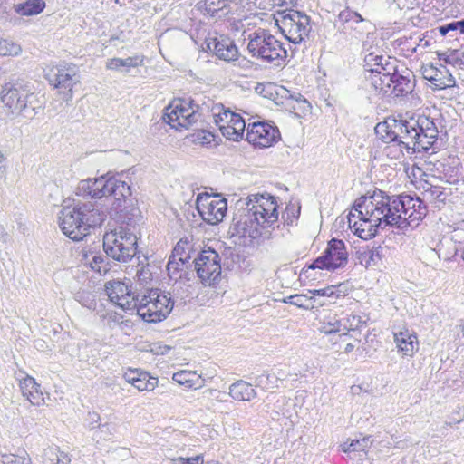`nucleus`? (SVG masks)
I'll return each instance as SVG.
<instances>
[{
  "mask_svg": "<svg viewBox=\"0 0 464 464\" xmlns=\"http://www.w3.org/2000/svg\"><path fill=\"white\" fill-rule=\"evenodd\" d=\"M348 224L360 238L373 237L379 227L387 226L404 228L417 226L427 214L423 200L410 195L390 196L379 190L371 197L360 198Z\"/></svg>",
  "mask_w": 464,
  "mask_h": 464,
  "instance_id": "f257e3e1",
  "label": "nucleus"
},
{
  "mask_svg": "<svg viewBox=\"0 0 464 464\" xmlns=\"http://www.w3.org/2000/svg\"><path fill=\"white\" fill-rule=\"evenodd\" d=\"M233 218L230 230L233 236L251 240L269 238L270 232L278 221L276 198L268 194H251Z\"/></svg>",
  "mask_w": 464,
  "mask_h": 464,
  "instance_id": "f03ea898",
  "label": "nucleus"
},
{
  "mask_svg": "<svg viewBox=\"0 0 464 464\" xmlns=\"http://www.w3.org/2000/svg\"><path fill=\"white\" fill-rule=\"evenodd\" d=\"M103 221V214L92 201L67 198L63 201L58 214L62 232L74 241L83 239L92 227Z\"/></svg>",
  "mask_w": 464,
  "mask_h": 464,
  "instance_id": "7ed1b4c3",
  "label": "nucleus"
},
{
  "mask_svg": "<svg viewBox=\"0 0 464 464\" xmlns=\"http://www.w3.org/2000/svg\"><path fill=\"white\" fill-rule=\"evenodd\" d=\"M0 100L6 115L13 119H33L39 112L37 94L31 83L23 79L11 80L1 86Z\"/></svg>",
  "mask_w": 464,
  "mask_h": 464,
  "instance_id": "20e7f679",
  "label": "nucleus"
},
{
  "mask_svg": "<svg viewBox=\"0 0 464 464\" xmlns=\"http://www.w3.org/2000/svg\"><path fill=\"white\" fill-rule=\"evenodd\" d=\"M75 194L91 198L111 197V199H113L111 211L119 213L122 210L126 198L131 195V188L126 181L121 179V176L107 174L81 180L75 188Z\"/></svg>",
  "mask_w": 464,
  "mask_h": 464,
  "instance_id": "39448f33",
  "label": "nucleus"
},
{
  "mask_svg": "<svg viewBox=\"0 0 464 464\" xmlns=\"http://www.w3.org/2000/svg\"><path fill=\"white\" fill-rule=\"evenodd\" d=\"M213 101H202L200 96L193 99L174 100L165 108L163 119L173 129H188L198 121L209 120Z\"/></svg>",
  "mask_w": 464,
  "mask_h": 464,
  "instance_id": "423d86ee",
  "label": "nucleus"
},
{
  "mask_svg": "<svg viewBox=\"0 0 464 464\" xmlns=\"http://www.w3.org/2000/svg\"><path fill=\"white\" fill-rule=\"evenodd\" d=\"M246 39L248 41L246 49L251 57L276 67L285 64L287 51L270 31L257 28L250 32Z\"/></svg>",
  "mask_w": 464,
  "mask_h": 464,
  "instance_id": "0eeeda50",
  "label": "nucleus"
},
{
  "mask_svg": "<svg viewBox=\"0 0 464 464\" xmlns=\"http://www.w3.org/2000/svg\"><path fill=\"white\" fill-rule=\"evenodd\" d=\"M138 228L135 225L121 224L103 236V249L113 260L127 263L137 254Z\"/></svg>",
  "mask_w": 464,
  "mask_h": 464,
  "instance_id": "6e6552de",
  "label": "nucleus"
},
{
  "mask_svg": "<svg viewBox=\"0 0 464 464\" xmlns=\"http://www.w3.org/2000/svg\"><path fill=\"white\" fill-rule=\"evenodd\" d=\"M393 63H397L395 59L377 55L373 53H368L364 57V71L367 88L375 95H386L391 92L392 78L391 72L393 69Z\"/></svg>",
  "mask_w": 464,
  "mask_h": 464,
  "instance_id": "1a4fd4ad",
  "label": "nucleus"
},
{
  "mask_svg": "<svg viewBox=\"0 0 464 464\" xmlns=\"http://www.w3.org/2000/svg\"><path fill=\"white\" fill-rule=\"evenodd\" d=\"M173 305L169 293L150 289L140 295L134 312L148 323H158L167 318Z\"/></svg>",
  "mask_w": 464,
  "mask_h": 464,
  "instance_id": "9d476101",
  "label": "nucleus"
},
{
  "mask_svg": "<svg viewBox=\"0 0 464 464\" xmlns=\"http://www.w3.org/2000/svg\"><path fill=\"white\" fill-rule=\"evenodd\" d=\"M276 23L285 37L295 44L304 41L312 29L310 17L296 10L284 11Z\"/></svg>",
  "mask_w": 464,
  "mask_h": 464,
  "instance_id": "9b49d317",
  "label": "nucleus"
},
{
  "mask_svg": "<svg viewBox=\"0 0 464 464\" xmlns=\"http://www.w3.org/2000/svg\"><path fill=\"white\" fill-rule=\"evenodd\" d=\"M46 79L65 102L72 99L73 88L81 82L78 67L74 64L60 65L51 69Z\"/></svg>",
  "mask_w": 464,
  "mask_h": 464,
  "instance_id": "f8f14e48",
  "label": "nucleus"
},
{
  "mask_svg": "<svg viewBox=\"0 0 464 464\" xmlns=\"http://www.w3.org/2000/svg\"><path fill=\"white\" fill-rule=\"evenodd\" d=\"M196 205L202 219L210 225L221 222L227 210V199L219 195L199 193Z\"/></svg>",
  "mask_w": 464,
  "mask_h": 464,
  "instance_id": "ddd939ff",
  "label": "nucleus"
},
{
  "mask_svg": "<svg viewBox=\"0 0 464 464\" xmlns=\"http://www.w3.org/2000/svg\"><path fill=\"white\" fill-rule=\"evenodd\" d=\"M348 262V252L343 240L333 238L328 242L324 254L310 266L311 269L336 270L344 267Z\"/></svg>",
  "mask_w": 464,
  "mask_h": 464,
  "instance_id": "4468645a",
  "label": "nucleus"
},
{
  "mask_svg": "<svg viewBox=\"0 0 464 464\" xmlns=\"http://www.w3.org/2000/svg\"><path fill=\"white\" fill-rule=\"evenodd\" d=\"M198 276L204 284L210 285L221 275V259L217 251L203 249L194 260Z\"/></svg>",
  "mask_w": 464,
  "mask_h": 464,
  "instance_id": "2eb2a0df",
  "label": "nucleus"
},
{
  "mask_svg": "<svg viewBox=\"0 0 464 464\" xmlns=\"http://www.w3.org/2000/svg\"><path fill=\"white\" fill-rule=\"evenodd\" d=\"M279 139V130L269 122L256 121L247 126L246 140L255 147L269 148Z\"/></svg>",
  "mask_w": 464,
  "mask_h": 464,
  "instance_id": "dca6fc26",
  "label": "nucleus"
},
{
  "mask_svg": "<svg viewBox=\"0 0 464 464\" xmlns=\"http://www.w3.org/2000/svg\"><path fill=\"white\" fill-rule=\"evenodd\" d=\"M105 290L111 300L124 311L133 313L140 295L132 291V286L121 281L108 282Z\"/></svg>",
  "mask_w": 464,
  "mask_h": 464,
  "instance_id": "f3484780",
  "label": "nucleus"
},
{
  "mask_svg": "<svg viewBox=\"0 0 464 464\" xmlns=\"http://www.w3.org/2000/svg\"><path fill=\"white\" fill-rule=\"evenodd\" d=\"M392 80L391 93L396 97H402L411 93L415 88V75L413 72L402 65L399 67L393 63V69L391 72Z\"/></svg>",
  "mask_w": 464,
  "mask_h": 464,
  "instance_id": "a211bd4d",
  "label": "nucleus"
},
{
  "mask_svg": "<svg viewBox=\"0 0 464 464\" xmlns=\"http://www.w3.org/2000/svg\"><path fill=\"white\" fill-rule=\"evenodd\" d=\"M421 73L423 78L429 81L433 85V88L437 90L453 87L456 83L451 72L442 64L440 67L431 64L424 65L421 68Z\"/></svg>",
  "mask_w": 464,
  "mask_h": 464,
  "instance_id": "6ab92c4d",
  "label": "nucleus"
},
{
  "mask_svg": "<svg viewBox=\"0 0 464 464\" xmlns=\"http://www.w3.org/2000/svg\"><path fill=\"white\" fill-rule=\"evenodd\" d=\"M207 48L226 62L234 61L238 56V50L234 42L224 35L215 36L207 40Z\"/></svg>",
  "mask_w": 464,
  "mask_h": 464,
  "instance_id": "aec40b11",
  "label": "nucleus"
},
{
  "mask_svg": "<svg viewBox=\"0 0 464 464\" xmlns=\"http://www.w3.org/2000/svg\"><path fill=\"white\" fill-rule=\"evenodd\" d=\"M417 120L411 118L410 120L394 121V127L397 129L398 140L406 146L413 153L414 141L418 140L419 125Z\"/></svg>",
  "mask_w": 464,
  "mask_h": 464,
  "instance_id": "412c9836",
  "label": "nucleus"
},
{
  "mask_svg": "<svg viewBox=\"0 0 464 464\" xmlns=\"http://www.w3.org/2000/svg\"><path fill=\"white\" fill-rule=\"evenodd\" d=\"M20 389L24 397L31 403L32 406H41L45 403V399L40 390V385L35 380L25 374L18 378Z\"/></svg>",
  "mask_w": 464,
  "mask_h": 464,
  "instance_id": "4be33fe9",
  "label": "nucleus"
},
{
  "mask_svg": "<svg viewBox=\"0 0 464 464\" xmlns=\"http://www.w3.org/2000/svg\"><path fill=\"white\" fill-rule=\"evenodd\" d=\"M459 159L448 158L443 160H438L434 166L438 172V177L450 184H454L460 176Z\"/></svg>",
  "mask_w": 464,
  "mask_h": 464,
  "instance_id": "5701e85b",
  "label": "nucleus"
},
{
  "mask_svg": "<svg viewBox=\"0 0 464 464\" xmlns=\"http://www.w3.org/2000/svg\"><path fill=\"white\" fill-rule=\"evenodd\" d=\"M212 119L215 123L223 122V124H229L233 127L236 124L245 125V120L241 115L231 111L229 109H226L221 103L212 102L211 111L209 114V120Z\"/></svg>",
  "mask_w": 464,
  "mask_h": 464,
  "instance_id": "b1692460",
  "label": "nucleus"
},
{
  "mask_svg": "<svg viewBox=\"0 0 464 464\" xmlns=\"http://www.w3.org/2000/svg\"><path fill=\"white\" fill-rule=\"evenodd\" d=\"M398 350L406 356H411L418 349L417 336L408 329L393 333Z\"/></svg>",
  "mask_w": 464,
  "mask_h": 464,
  "instance_id": "393cba45",
  "label": "nucleus"
},
{
  "mask_svg": "<svg viewBox=\"0 0 464 464\" xmlns=\"http://www.w3.org/2000/svg\"><path fill=\"white\" fill-rule=\"evenodd\" d=\"M422 196L425 200L434 205L436 208H440L444 204L450 192L446 188L425 181L422 185Z\"/></svg>",
  "mask_w": 464,
  "mask_h": 464,
  "instance_id": "a878e982",
  "label": "nucleus"
},
{
  "mask_svg": "<svg viewBox=\"0 0 464 464\" xmlns=\"http://www.w3.org/2000/svg\"><path fill=\"white\" fill-rule=\"evenodd\" d=\"M173 381L188 389H198L204 385V379L193 371H179L173 374Z\"/></svg>",
  "mask_w": 464,
  "mask_h": 464,
  "instance_id": "bb28decb",
  "label": "nucleus"
},
{
  "mask_svg": "<svg viewBox=\"0 0 464 464\" xmlns=\"http://www.w3.org/2000/svg\"><path fill=\"white\" fill-rule=\"evenodd\" d=\"M229 395L237 401H251L256 394L251 384L237 381L230 386Z\"/></svg>",
  "mask_w": 464,
  "mask_h": 464,
  "instance_id": "cd10ccee",
  "label": "nucleus"
},
{
  "mask_svg": "<svg viewBox=\"0 0 464 464\" xmlns=\"http://www.w3.org/2000/svg\"><path fill=\"white\" fill-rule=\"evenodd\" d=\"M413 146V153H427L429 155H432L436 153V151L440 149V144L438 141L437 137L433 136H423L419 133L418 140L414 141Z\"/></svg>",
  "mask_w": 464,
  "mask_h": 464,
  "instance_id": "c85d7f7f",
  "label": "nucleus"
},
{
  "mask_svg": "<svg viewBox=\"0 0 464 464\" xmlns=\"http://www.w3.org/2000/svg\"><path fill=\"white\" fill-rule=\"evenodd\" d=\"M413 146V153H427L429 155H432L436 153V151L440 149V144L438 141L437 137L433 136H423L419 133L418 140L414 141Z\"/></svg>",
  "mask_w": 464,
  "mask_h": 464,
  "instance_id": "c756f323",
  "label": "nucleus"
},
{
  "mask_svg": "<svg viewBox=\"0 0 464 464\" xmlns=\"http://www.w3.org/2000/svg\"><path fill=\"white\" fill-rule=\"evenodd\" d=\"M142 63L143 57L139 55L125 59L112 58L107 61L106 68L109 70H121L128 72L131 68L140 66Z\"/></svg>",
  "mask_w": 464,
  "mask_h": 464,
  "instance_id": "7c9ffc66",
  "label": "nucleus"
},
{
  "mask_svg": "<svg viewBox=\"0 0 464 464\" xmlns=\"http://www.w3.org/2000/svg\"><path fill=\"white\" fill-rule=\"evenodd\" d=\"M318 330L324 334H332L343 330V325L336 314L328 313L320 320Z\"/></svg>",
  "mask_w": 464,
  "mask_h": 464,
  "instance_id": "2f4dec72",
  "label": "nucleus"
},
{
  "mask_svg": "<svg viewBox=\"0 0 464 464\" xmlns=\"http://www.w3.org/2000/svg\"><path fill=\"white\" fill-rule=\"evenodd\" d=\"M45 3L44 0H27L14 6L15 12L24 16L36 15L44 11Z\"/></svg>",
  "mask_w": 464,
  "mask_h": 464,
  "instance_id": "473e14b6",
  "label": "nucleus"
},
{
  "mask_svg": "<svg viewBox=\"0 0 464 464\" xmlns=\"http://www.w3.org/2000/svg\"><path fill=\"white\" fill-rule=\"evenodd\" d=\"M44 464H70L71 458L57 447H49L42 456Z\"/></svg>",
  "mask_w": 464,
  "mask_h": 464,
  "instance_id": "72a5a7b5",
  "label": "nucleus"
},
{
  "mask_svg": "<svg viewBox=\"0 0 464 464\" xmlns=\"http://www.w3.org/2000/svg\"><path fill=\"white\" fill-rule=\"evenodd\" d=\"M372 440L371 437H364L362 440H353L351 442H344L341 445L342 451L352 454V453H363L367 454V450L371 448Z\"/></svg>",
  "mask_w": 464,
  "mask_h": 464,
  "instance_id": "f704fd0d",
  "label": "nucleus"
},
{
  "mask_svg": "<svg viewBox=\"0 0 464 464\" xmlns=\"http://www.w3.org/2000/svg\"><path fill=\"white\" fill-rule=\"evenodd\" d=\"M192 244L188 238H181L175 246L170 257L179 261L188 262L191 259Z\"/></svg>",
  "mask_w": 464,
  "mask_h": 464,
  "instance_id": "c9c22d12",
  "label": "nucleus"
},
{
  "mask_svg": "<svg viewBox=\"0 0 464 464\" xmlns=\"http://www.w3.org/2000/svg\"><path fill=\"white\" fill-rule=\"evenodd\" d=\"M222 135L232 141H239L243 139L244 132H245V125H240V123L236 124L235 127L229 124H223V122L216 123Z\"/></svg>",
  "mask_w": 464,
  "mask_h": 464,
  "instance_id": "e433bc0d",
  "label": "nucleus"
},
{
  "mask_svg": "<svg viewBox=\"0 0 464 464\" xmlns=\"http://www.w3.org/2000/svg\"><path fill=\"white\" fill-rule=\"evenodd\" d=\"M438 57L440 61L445 63L464 68V53L458 49H449L443 53H439Z\"/></svg>",
  "mask_w": 464,
  "mask_h": 464,
  "instance_id": "4c0bfd02",
  "label": "nucleus"
},
{
  "mask_svg": "<svg viewBox=\"0 0 464 464\" xmlns=\"http://www.w3.org/2000/svg\"><path fill=\"white\" fill-rule=\"evenodd\" d=\"M375 132L385 143L394 141L398 139L397 129L394 124L391 126L387 121L379 122L375 126Z\"/></svg>",
  "mask_w": 464,
  "mask_h": 464,
  "instance_id": "58836bf2",
  "label": "nucleus"
},
{
  "mask_svg": "<svg viewBox=\"0 0 464 464\" xmlns=\"http://www.w3.org/2000/svg\"><path fill=\"white\" fill-rule=\"evenodd\" d=\"M404 151L410 153L411 150L401 143L398 140L387 143L383 149V154L392 160H400L403 157Z\"/></svg>",
  "mask_w": 464,
  "mask_h": 464,
  "instance_id": "ea45409f",
  "label": "nucleus"
},
{
  "mask_svg": "<svg viewBox=\"0 0 464 464\" xmlns=\"http://www.w3.org/2000/svg\"><path fill=\"white\" fill-rule=\"evenodd\" d=\"M140 378L137 379L135 387L138 391H151L158 384V378L150 376L148 372L141 371Z\"/></svg>",
  "mask_w": 464,
  "mask_h": 464,
  "instance_id": "a19ab883",
  "label": "nucleus"
},
{
  "mask_svg": "<svg viewBox=\"0 0 464 464\" xmlns=\"http://www.w3.org/2000/svg\"><path fill=\"white\" fill-rule=\"evenodd\" d=\"M238 0H206V10L211 15H214L224 9H230L231 4H237Z\"/></svg>",
  "mask_w": 464,
  "mask_h": 464,
  "instance_id": "79ce46f5",
  "label": "nucleus"
},
{
  "mask_svg": "<svg viewBox=\"0 0 464 464\" xmlns=\"http://www.w3.org/2000/svg\"><path fill=\"white\" fill-rule=\"evenodd\" d=\"M22 52L20 44L7 39L0 37V55L2 56H16Z\"/></svg>",
  "mask_w": 464,
  "mask_h": 464,
  "instance_id": "37998d69",
  "label": "nucleus"
},
{
  "mask_svg": "<svg viewBox=\"0 0 464 464\" xmlns=\"http://www.w3.org/2000/svg\"><path fill=\"white\" fill-rule=\"evenodd\" d=\"M419 125V133L423 136H433L438 138V130L433 121L425 116H420L417 119Z\"/></svg>",
  "mask_w": 464,
  "mask_h": 464,
  "instance_id": "c03bdc74",
  "label": "nucleus"
},
{
  "mask_svg": "<svg viewBox=\"0 0 464 464\" xmlns=\"http://www.w3.org/2000/svg\"><path fill=\"white\" fill-rule=\"evenodd\" d=\"M381 260L380 247L368 249L361 253L360 262L368 267L372 265H376Z\"/></svg>",
  "mask_w": 464,
  "mask_h": 464,
  "instance_id": "a18cd8bd",
  "label": "nucleus"
},
{
  "mask_svg": "<svg viewBox=\"0 0 464 464\" xmlns=\"http://www.w3.org/2000/svg\"><path fill=\"white\" fill-rule=\"evenodd\" d=\"M187 262L186 261H179L177 259H173V257H169L167 271L169 276L173 280H178L181 277V272L183 271V267Z\"/></svg>",
  "mask_w": 464,
  "mask_h": 464,
  "instance_id": "49530a36",
  "label": "nucleus"
},
{
  "mask_svg": "<svg viewBox=\"0 0 464 464\" xmlns=\"http://www.w3.org/2000/svg\"><path fill=\"white\" fill-rule=\"evenodd\" d=\"M313 296H308L307 295H290L285 300V303L294 304L297 307L304 309H311L313 308Z\"/></svg>",
  "mask_w": 464,
  "mask_h": 464,
  "instance_id": "de8ad7c7",
  "label": "nucleus"
},
{
  "mask_svg": "<svg viewBox=\"0 0 464 464\" xmlns=\"http://www.w3.org/2000/svg\"><path fill=\"white\" fill-rule=\"evenodd\" d=\"M74 298L77 302H79L83 307H86L90 310H94L96 307V300L92 294L86 291H78L74 295Z\"/></svg>",
  "mask_w": 464,
  "mask_h": 464,
  "instance_id": "09e8293b",
  "label": "nucleus"
},
{
  "mask_svg": "<svg viewBox=\"0 0 464 464\" xmlns=\"http://www.w3.org/2000/svg\"><path fill=\"white\" fill-rule=\"evenodd\" d=\"M30 459L26 453L23 455L0 454V464H30Z\"/></svg>",
  "mask_w": 464,
  "mask_h": 464,
  "instance_id": "8fccbe9b",
  "label": "nucleus"
},
{
  "mask_svg": "<svg viewBox=\"0 0 464 464\" xmlns=\"http://www.w3.org/2000/svg\"><path fill=\"white\" fill-rule=\"evenodd\" d=\"M339 21L343 24H358L362 21H363V18L361 16L360 14L353 12L350 9H344L340 12L338 15Z\"/></svg>",
  "mask_w": 464,
  "mask_h": 464,
  "instance_id": "3c124183",
  "label": "nucleus"
},
{
  "mask_svg": "<svg viewBox=\"0 0 464 464\" xmlns=\"http://www.w3.org/2000/svg\"><path fill=\"white\" fill-rule=\"evenodd\" d=\"M91 268L100 274L102 272L105 273L107 271L106 264L102 256L95 255L91 262Z\"/></svg>",
  "mask_w": 464,
  "mask_h": 464,
  "instance_id": "603ef678",
  "label": "nucleus"
},
{
  "mask_svg": "<svg viewBox=\"0 0 464 464\" xmlns=\"http://www.w3.org/2000/svg\"><path fill=\"white\" fill-rule=\"evenodd\" d=\"M173 464H204L203 455H197L191 458L179 457L172 459Z\"/></svg>",
  "mask_w": 464,
  "mask_h": 464,
  "instance_id": "864d4df0",
  "label": "nucleus"
},
{
  "mask_svg": "<svg viewBox=\"0 0 464 464\" xmlns=\"http://www.w3.org/2000/svg\"><path fill=\"white\" fill-rule=\"evenodd\" d=\"M194 140L201 145L210 144L214 140V135L210 132L201 130L195 135Z\"/></svg>",
  "mask_w": 464,
  "mask_h": 464,
  "instance_id": "5fc2aeb1",
  "label": "nucleus"
},
{
  "mask_svg": "<svg viewBox=\"0 0 464 464\" xmlns=\"http://www.w3.org/2000/svg\"><path fill=\"white\" fill-rule=\"evenodd\" d=\"M361 324V317L355 314H352L347 318V324H343V330L353 331L357 329Z\"/></svg>",
  "mask_w": 464,
  "mask_h": 464,
  "instance_id": "6e6d98bb",
  "label": "nucleus"
},
{
  "mask_svg": "<svg viewBox=\"0 0 464 464\" xmlns=\"http://www.w3.org/2000/svg\"><path fill=\"white\" fill-rule=\"evenodd\" d=\"M333 293L332 298L344 297L348 295V287L346 284H340L338 285H331Z\"/></svg>",
  "mask_w": 464,
  "mask_h": 464,
  "instance_id": "4d7b16f0",
  "label": "nucleus"
},
{
  "mask_svg": "<svg viewBox=\"0 0 464 464\" xmlns=\"http://www.w3.org/2000/svg\"><path fill=\"white\" fill-rule=\"evenodd\" d=\"M140 372L141 371L138 369H130L124 373L123 377L128 383H130L132 386H134L136 382L138 381L137 379L140 378L139 375Z\"/></svg>",
  "mask_w": 464,
  "mask_h": 464,
  "instance_id": "13d9d810",
  "label": "nucleus"
},
{
  "mask_svg": "<svg viewBox=\"0 0 464 464\" xmlns=\"http://www.w3.org/2000/svg\"><path fill=\"white\" fill-rule=\"evenodd\" d=\"M332 289L333 288H331V285H330V286H327V287L322 288V289L309 290L308 293L311 295V296H313V298L315 295L333 297L334 292L332 291Z\"/></svg>",
  "mask_w": 464,
  "mask_h": 464,
  "instance_id": "bf43d9fd",
  "label": "nucleus"
},
{
  "mask_svg": "<svg viewBox=\"0 0 464 464\" xmlns=\"http://www.w3.org/2000/svg\"><path fill=\"white\" fill-rule=\"evenodd\" d=\"M100 414L96 411H90L88 413V418L86 419L87 425L90 429H94L96 425H99L100 422Z\"/></svg>",
  "mask_w": 464,
  "mask_h": 464,
  "instance_id": "052dcab7",
  "label": "nucleus"
},
{
  "mask_svg": "<svg viewBox=\"0 0 464 464\" xmlns=\"http://www.w3.org/2000/svg\"><path fill=\"white\" fill-rule=\"evenodd\" d=\"M464 420V408L463 412L461 413L459 411L454 412L450 417V420L446 421L447 425L452 426L453 424H459Z\"/></svg>",
  "mask_w": 464,
  "mask_h": 464,
  "instance_id": "680f3d73",
  "label": "nucleus"
},
{
  "mask_svg": "<svg viewBox=\"0 0 464 464\" xmlns=\"http://www.w3.org/2000/svg\"><path fill=\"white\" fill-rule=\"evenodd\" d=\"M171 350V347L166 344H155L151 351L155 354L165 355Z\"/></svg>",
  "mask_w": 464,
  "mask_h": 464,
  "instance_id": "e2e57ef3",
  "label": "nucleus"
},
{
  "mask_svg": "<svg viewBox=\"0 0 464 464\" xmlns=\"http://www.w3.org/2000/svg\"><path fill=\"white\" fill-rule=\"evenodd\" d=\"M296 101L303 112L308 111L310 110V103L304 98L300 96V98Z\"/></svg>",
  "mask_w": 464,
  "mask_h": 464,
  "instance_id": "0e129e2a",
  "label": "nucleus"
},
{
  "mask_svg": "<svg viewBox=\"0 0 464 464\" xmlns=\"http://www.w3.org/2000/svg\"><path fill=\"white\" fill-rule=\"evenodd\" d=\"M4 161H5V156L0 151V179L3 178L5 173V165Z\"/></svg>",
  "mask_w": 464,
  "mask_h": 464,
  "instance_id": "69168bd1",
  "label": "nucleus"
},
{
  "mask_svg": "<svg viewBox=\"0 0 464 464\" xmlns=\"http://www.w3.org/2000/svg\"><path fill=\"white\" fill-rule=\"evenodd\" d=\"M447 28L450 31L459 30L458 21L452 22L447 24Z\"/></svg>",
  "mask_w": 464,
  "mask_h": 464,
  "instance_id": "338daca9",
  "label": "nucleus"
},
{
  "mask_svg": "<svg viewBox=\"0 0 464 464\" xmlns=\"http://www.w3.org/2000/svg\"><path fill=\"white\" fill-rule=\"evenodd\" d=\"M439 32L440 34L442 35V36H445L448 33H449V30L447 28V24L446 25H441L439 27Z\"/></svg>",
  "mask_w": 464,
  "mask_h": 464,
  "instance_id": "774afa93",
  "label": "nucleus"
}]
</instances>
